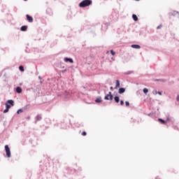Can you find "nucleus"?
Listing matches in <instances>:
<instances>
[{
  "label": "nucleus",
  "mask_w": 179,
  "mask_h": 179,
  "mask_svg": "<svg viewBox=\"0 0 179 179\" xmlns=\"http://www.w3.org/2000/svg\"><path fill=\"white\" fill-rule=\"evenodd\" d=\"M92 3V0H83L79 3V6L80 8H87V6H90Z\"/></svg>",
  "instance_id": "1"
},
{
  "label": "nucleus",
  "mask_w": 179,
  "mask_h": 179,
  "mask_svg": "<svg viewBox=\"0 0 179 179\" xmlns=\"http://www.w3.org/2000/svg\"><path fill=\"white\" fill-rule=\"evenodd\" d=\"M5 150H6V156L8 159L10 158L11 154H10V148H9V145H5Z\"/></svg>",
  "instance_id": "2"
},
{
  "label": "nucleus",
  "mask_w": 179,
  "mask_h": 179,
  "mask_svg": "<svg viewBox=\"0 0 179 179\" xmlns=\"http://www.w3.org/2000/svg\"><path fill=\"white\" fill-rule=\"evenodd\" d=\"M26 17L29 23H33V17L30 16L29 14H27Z\"/></svg>",
  "instance_id": "3"
},
{
  "label": "nucleus",
  "mask_w": 179,
  "mask_h": 179,
  "mask_svg": "<svg viewBox=\"0 0 179 179\" xmlns=\"http://www.w3.org/2000/svg\"><path fill=\"white\" fill-rule=\"evenodd\" d=\"M64 62H70V64H73V59L72 58L65 57Z\"/></svg>",
  "instance_id": "4"
},
{
  "label": "nucleus",
  "mask_w": 179,
  "mask_h": 179,
  "mask_svg": "<svg viewBox=\"0 0 179 179\" xmlns=\"http://www.w3.org/2000/svg\"><path fill=\"white\" fill-rule=\"evenodd\" d=\"M125 90H126L125 87H120L118 90L119 94H122L125 93Z\"/></svg>",
  "instance_id": "5"
},
{
  "label": "nucleus",
  "mask_w": 179,
  "mask_h": 179,
  "mask_svg": "<svg viewBox=\"0 0 179 179\" xmlns=\"http://www.w3.org/2000/svg\"><path fill=\"white\" fill-rule=\"evenodd\" d=\"M7 104H9L10 106H15V101L12 100V99H9L7 101Z\"/></svg>",
  "instance_id": "6"
},
{
  "label": "nucleus",
  "mask_w": 179,
  "mask_h": 179,
  "mask_svg": "<svg viewBox=\"0 0 179 179\" xmlns=\"http://www.w3.org/2000/svg\"><path fill=\"white\" fill-rule=\"evenodd\" d=\"M131 48H135L136 50H140L141 45H136V44H133L131 45Z\"/></svg>",
  "instance_id": "7"
},
{
  "label": "nucleus",
  "mask_w": 179,
  "mask_h": 179,
  "mask_svg": "<svg viewBox=\"0 0 179 179\" xmlns=\"http://www.w3.org/2000/svg\"><path fill=\"white\" fill-rule=\"evenodd\" d=\"M158 121L160 122V124H162V125H166V124L167 123V121H166L162 118H159Z\"/></svg>",
  "instance_id": "8"
},
{
  "label": "nucleus",
  "mask_w": 179,
  "mask_h": 179,
  "mask_svg": "<svg viewBox=\"0 0 179 179\" xmlns=\"http://www.w3.org/2000/svg\"><path fill=\"white\" fill-rule=\"evenodd\" d=\"M155 82H162V83H166V82H167V80L164 78L155 79Z\"/></svg>",
  "instance_id": "9"
},
{
  "label": "nucleus",
  "mask_w": 179,
  "mask_h": 179,
  "mask_svg": "<svg viewBox=\"0 0 179 179\" xmlns=\"http://www.w3.org/2000/svg\"><path fill=\"white\" fill-rule=\"evenodd\" d=\"M27 25H23L21 27L20 30L21 31H27Z\"/></svg>",
  "instance_id": "10"
},
{
  "label": "nucleus",
  "mask_w": 179,
  "mask_h": 179,
  "mask_svg": "<svg viewBox=\"0 0 179 179\" xmlns=\"http://www.w3.org/2000/svg\"><path fill=\"white\" fill-rule=\"evenodd\" d=\"M15 92H16V93H18V94L22 93V87H17L15 88Z\"/></svg>",
  "instance_id": "11"
},
{
  "label": "nucleus",
  "mask_w": 179,
  "mask_h": 179,
  "mask_svg": "<svg viewBox=\"0 0 179 179\" xmlns=\"http://www.w3.org/2000/svg\"><path fill=\"white\" fill-rule=\"evenodd\" d=\"M46 13H48L49 16H52V10H51V8H48L46 10Z\"/></svg>",
  "instance_id": "12"
},
{
  "label": "nucleus",
  "mask_w": 179,
  "mask_h": 179,
  "mask_svg": "<svg viewBox=\"0 0 179 179\" xmlns=\"http://www.w3.org/2000/svg\"><path fill=\"white\" fill-rule=\"evenodd\" d=\"M42 118L41 115H37L36 117V122H37V121H41Z\"/></svg>",
  "instance_id": "13"
},
{
  "label": "nucleus",
  "mask_w": 179,
  "mask_h": 179,
  "mask_svg": "<svg viewBox=\"0 0 179 179\" xmlns=\"http://www.w3.org/2000/svg\"><path fill=\"white\" fill-rule=\"evenodd\" d=\"M169 15H171V16H176V15H179V13L178 11L173 10L170 13Z\"/></svg>",
  "instance_id": "14"
},
{
  "label": "nucleus",
  "mask_w": 179,
  "mask_h": 179,
  "mask_svg": "<svg viewBox=\"0 0 179 179\" xmlns=\"http://www.w3.org/2000/svg\"><path fill=\"white\" fill-rule=\"evenodd\" d=\"M132 19L133 20H134V22H138V15H136V14H133Z\"/></svg>",
  "instance_id": "15"
},
{
  "label": "nucleus",
  "mask_w": 179,
  "mask_h": 179,
  "mask_svg": "<svg viewBox=\"0 0 179 179\" xmlns=\"http://www.w3.org/2000/svg\"><path fill=\"white\" fill-rule=\"evenodd\" d=\"M101 101H103V100H101V96H98L95 100V103H101Z\"/></svg>",
  "instance_id": "16"
},
{
  "label": "nucleus",
  "mask_w": 179,
  "mask_h": 179,
  "mask_svg": "<svg viewBox=\"0 0 179 179\" xmlns=\"http://www.w3.org/2000/svg\"><path fill=\"white\" fill-rule=\"evenodd\" d=\"M114 99V96L113 95V94H111V92H109V98H108V100H113Z\"/></svg>",
  "instance_id": "17"
},
{
  "label": "nucleus",
  "mask_w": 179,
  "mask_h": 179,
  "mask_svg": "<svg viewBox=\"0 0 179 179\" xmlns=\"http://www.w3.org/2000/svg\"><path fill=\"white\" fill-rule=\"evenodd\" d=\"M114 100L116 103H120V96H114Z\"/></svg>",
  "instance_id": "18"
},
{
  "label": "nucleus",
  "mask_w": 179,
  "mask_h": 179,
  "mask_svg": "<svg viewBox=\"0 0 179 179\" xmlns=\"http://www.w3.org/2000/svg\"><path fill=\"white\" fill-rule=\"evenodd\" d=\"M120 80H116V85L115 89H118V87H120Z\"/></svg>",
  "instance_id": "19"
},
{
  "label": "nucleus",
  "mask_w": 179,
  "mask_h": 179,
  "mask_svg": "<svg viewBox=\"0 0 179 179\" xmlns=\"http://www.w3.org/2000/svg\"><path fill=\"white\" fill-rule=\"evenodd\" d=\"M143 92L144 94H148V93H149V90L148 88H144Z\"/></svg>",
  "instance_id": "20"
},
{
  "label": "nucleus",
  "mask_w": 179,
  "mask_h": 179,
  "mask_svg": "<svg viewBox=\"0 0 179 179\" xmlns=\"http://www.w3.org/2000/svg\"><path fill=\"white\" fill-rule=\"evenodd\" d=\"M19 69L20 72H24V67L23 66H20Z\"/></svg>",
  "instance_id": "21"
},
{
  "label": "nucleus",
  "mask_w": 179,
  "mask_h": 179,
  "mask_svg": "<svg viewBox=\"0 0 179 179\" xmlns=\"http://www.w3.org/2000/svg\"><path fill=\"white\" fill-rule=\"evenodd\" d=\"M124 75H131V73H134V71H129L124 73Z\"/></svg>",
  "instance_id": "22"
},
{
  "label": "nucleus",
  "mask_w": 179,
  "mask_h": 179,
  "mask_svg": "<svg viewBox=\"0 0 179 179\" xmlns=\"http://www.w3.org/2000/svg\"><path fill=\"white\" fill-rule=\"evenodd\" d=\"M24 110L23 108H20L19 110H17V114H20V113H23Z\"/></svg>",
  "instance_id": "23"
},
{
  "label": "nucleus",
  "mask_w": 179,
  "mask_h": 179,
  "mask_svg": "<svg viewBox=\"0 0 179 179\" xmlns=\"http://www.w3.org/2000/svg\"><path fill=\"white\" fill-rule=\"evenodd\" d=\"M109 97H110V92H108V94L105 96L104 100H108Z\"/></svg>",
  "instance_id": "24"
},
{
  "label": "nucleus",
  "mask_w": 179,
  "mask_h": 179,
  "mask_svg": "<svg viewBox=\"0 0 179 179\" xmlns=\"http://www.w3.org/2000/svg\"><path fill=\"white\" fill-rule=\"evenodd\" d=\"M148 117H151V118H153L155 117V113H149Z\"/></svg>",
  "instance_id": "25"
},
{
  "label": "nucleus",
  "mask_w": 179,
  "mask_h": 179,
  "mask_svg": "<svg viewBox=\"0 0 179 179\" xmlns=\"http://www.w3.org/2000/svg\"><path fill=\"white\" fill-rule=\"evenodd\" d=\"M28 107H30V104H27V106H25L24 108H22V110H24V111H26V109H27Z\"/></svg>",
  "instance_id": "26"
},
{
  "label": "nucleus",
  "mask_w": 179,
  "mask_h": 179,
  "mask_svg": "<svg viewBox=\"0 0 179 179\" xmlns=\"http://www.w3.org/2000/svg\"><path fill=\"white\" fill-rule=\"evenodd\" d=\"M6 108L9 110L10 108V105L8 103H6Z\"/></svg>",
  "instance_id": "27"
},
{
  "label": "nucleus",
  "mask_w": 179,
  "mask_h": 179,
  "mask_svg": "<svg viewBox=\"0 0 179 179\" xmlns=\"http://www.w3.org/2000/svg\"><path fill=\"white\" fill-rule=\"evenodd\" d=\"M125 106L126 107H129V102L128 101H125Z\"/></svg>",
  "instance_id": "28"
},
{
  "label": "nucleus",
  "mask_w": 179,
  "mask_h": 179,
  "mask_svg": "<svg viewBox=\"0 0 179 179\" xmlns=\"http://www.w3.org/2000/svg\"><path fill=\"white\" fill-rule=\"evenodd\" d=\"M9 110L6 108V109L3 111L4 114H6V113H8Z\"/></svg>",
  "instance_id": "29"
},
{
  "label": "nucleus",
  "mask_w": 179,
  "mask_h": 179,
  "mask_svg": "<svg viewBox=\"0 0 179 179\" xmlns=\"http://www.w3.org/2000/svg\"><path fill=\"white\" fill-rule=\"evenodd\" d=\"M110 54H111V55H115V52H114L113 50H110Z\"/></svg>",
  "instance_id": "30"
},
{
  "label": "nucleus",
  "mask_w": 179,
  "mask_h": 179,
  "mask_svg": "<svg viewBox=\"0 0 179 179\" xmlns=\"http://www.w3.org/2000/svg\"><path fill=\"white\" fill-rule=\"evenodd\" d=\"M82 135L83 136H86V135H87V133H86V131H83Z\"/></svg>",
  "instance_id": "31"
},
{
  "label": "nucleus",
  "mask_w": 179,
  "mask_h": 179,
  "mask_svg": "<svg viewBox=\"0 0 179 179\" xmlns=\"http://www.w3.org/2000/svg\"><path fill=\"white\" fill-rule=\"evenodd\" d=\"M155 92H156V94H159V96H162V92L155 91Z\"/></svg>",
  "instance_id": "32"
},
{
  "label": "nucleus",
  "mask_w": 179,
  "mask_h": 179,
  "mask_svg": "<svg viewBox=\"0 0 179 179\" xmlns=\"http://www.w3.org/2000/svg\"><path fill=\"white\" fill-rule=\"evenodd\" d=\"M162 27H163V26H162V24H159V25L157 27V29H161Z\"/></svg>",
  "instance_id": "33"
},
{
  "label": "nucleus",
  "mask_w": 179,
  "mask_h": 179,
  "mask_svg": "<svg viewBox=\"0 0 179 179\" xmlns=\"http://www.w3.org/2000/svg\"><path fill=\"white\" fill-rule=\"evenodd\" d=\"M120 106H124V101L123 100L120 101Z\"/></svg>",
  "instance_id": "34"
},
{
  "label": "nucleus",
  "mask_w": 179,
  "mask_h": 179,
  "mask_svg": "<svg viewBox=\"0 0 179 179\" xmlns=\"http://www.w3.org/2000/svg\"><path fill=\"white\" fill-rule=\"evenodd\" d=\"M176 100H177V101H179V94L177 95V96H176Z\"/></svg>",
  "instance_id": "35"
},
{
  "label": "nucleus",
  "mask_w": 179,
  "mask_h": 179,
  "mask_svg": "<svg viewBox=\"0 0 179 179\" xmlns=\"http://www.w3.org/2000/svg\"><path fill=\"white\" fill-rule=\"evenodd\" d=\"M110 90L111 91H113V90H114V88H113V87H110Z\"/></svg>",
  "instance_id": "36"
},
{
  "label": "nucleus",
  "mask_w": 179,
  "mask_h": 179,
  "mask_svg": "<svg viewBox=\"0 0 179 179\" xmlns=\"http://www.w3.org/2000/svg\"><path fill=\"white\" fill-rule=\"evenodd\" d=\"M169 120H170V117H167L166 120H165V121H166V122H167Z\"/></svg>",
  "instance_id": "37"
},
{
  "label": "nucleus",
  "mask_w": 179,
  "mask_h": 179,
  "mask_svg": "<svg viewBox=\"0 0 179 179\" xmlns=\"http://www.w3.org/2000/svg\"><path fill=\"white\" fill-rule=\"evenodd\" d=\"M38 79H40V80H41V76H38Z\"/></svg>",
  "instance_id": "38"
},
{
  "label": "nucleus",
  "mask_w": 179,
  "mask_h": 179,
  "mask_svg": "<svg viewBox=\"0 0 179 179\" xmlns=\"http://www.w3.org/2000/svg\"><path fill=\"white\" fill-rule=\"evenodd\" d=\"M66 70L63 71V73H64V72H66Z\"/></svg>",
  "instance_id": "39"
},
{
  "label": "nucleus",
  "mask_w": 179,
  "mask_h": 179,
  "mask_svg": "<svg viewBox=\"0 0 179 179\" xmlns=\"http://www.w3.org/2000/svg\"><path fill=\"white\" fill-rule=\"evenodd\" d=\"M155 179H159V178H156Z\"/></svg>",
  "instance_id": "40"
},
{
  "label": "nucleus",
  "mask_w": 179,
  "mask_h": 179,
  "mask_svg": "<svg viewBox=\"0 0 179 179\" xmlns=\"http://www.w3.org/2000/svg\"><path fill=\"white\" fill-rule=\"evenodd\" d=\"M136 1H141V0H136Z\"/></svg>",
  "instance_id": "41"
},
{
  "label": "nucleus",
  "mask_w": 179,
  "mask_h": 179,
  "mask_svg": "<svg viewBox=\"0 0 179 179\" xmlns=\"http://www.w3.org/2000/svg\"><path fill=\"white\" fill-rule=\"evenodd\" d=\"M24 1H27V0H24Z\"/></svg>",
  "instance_id": "42"
}]
</instances>
